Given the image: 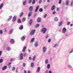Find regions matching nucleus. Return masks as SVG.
<instances>
[{
    "instance_id": "13",
    "label": "nucleus",
    "mask_w": 73,
    "mask_h": 73,
    "mask_svg": "<svg viewBox=\"0 0 73 73\" xmlns=\"http://www.w3.org/2000/svg\"><path fill=\"white\" fill-rule=\"evenodd\" d=\"M13 29H11L9 31V34L11 35L12 34V33H13Z\"/></svg>"
},
{
    "instance_id": "31",
    "label": "nucleus",
    "mask_w": 73,
    "mask_h": 73,
    "mask_svg": "<svg viewBox=\"0 0 73 73\" xmlns=\"http://www.w3.org/2000/svg\"><path fill=\"white\" fill-rule=\"evenodd\" d=\"M36 56L35 55L34 56L33 58V61H35V59H36Z\"/></svg>"
},
{
    "instance_id": "33",
    "label": "nucleus",
    "mask_w": 73,
    "mask_h": 73,
    "mask_svg": "<svg viewBox=\"0 0 73 73\" xmlns=\"http://www.w3.org/2000/svg\"><path fill=\"white\" fill-rule=\"evenodd\" d=\"M11 63H9V64L8 65V66H9V68H11V65H11Z\"/></svg>"
},
{
    "instance_id": "9",
    "label": "nucleus",
    "mask_w": 73,
    "mask_h": 73,
    "mask_svg": "<svg viewBox=\"0 0 73 73\" xmlns=\"http://www.w3.org/2000/svg\"><path fill=\"white\" fill-rule=\"evenodd\" d=\"M38 41H36L35 43V47H37V46H38Z\"/></svg>"
},
{
    "instance_id": "45",
    "label": "nucleus",
    "mask_w": 73,
    "mask_h": 73,
    "mask_svg": "<svg viewBox=\"0 0 73 73\" xmlns=\"http://www.w3.org/2000/svg\"><path fill=\"white\" fill-rule=\"evenodd\" d=\"M15 67H13L12 68V70H13V71L15 70Z\"/></svg>"
},
{
    "instance_id": "61",
    "label": "nucleus",
    "mask_w": 73,
    "mask_h": 73,
    "mask_svg": "<svg viewBox=\"0 0 73 73\" xmlns=\"http://www.w3.org/2000/svg\"><path fill=\"white\" fill-rule=\"evenodd\" d=\"M65 36H68V35L67 33H66L65 34Z\"/></svg>"
},
{
    "instance_id": "39",
    "label": "nucleus",
    "mask_w": 73,
    "mask_h": 73,
    "mask_svg": "<svg viewBox=\"0 0 73 73\" xmlns=\"http://www.w3.org/2000/svg\"><path fill=\"white\" fill-rule=\"evenodd\" d=\"M31 15H32V13L30 12L28 16L29 17H30V16H31Z\"/></svg>"
},
{
    "instance_id": "16",
    "label": "nucleus",
    "mask_w": 73,
    "mask_h": 73,
    "mask_svg": "<svg viewBox=\"0 0 73 73\" xmlns=\"http://www.w3.org/2000/svg\"><path fill=\"white\" fill-rule=\"evenodd\" d=\"M39 7H40L39 6H37L35 10V12H37V11H38V8H39Z\"/></svg>"
},
{
    "instance_id": "28",
    "label": "nucleus",
    "mask_w": 73,
    "mask_h": 73,
    "mask_svg": "<svg viewBox=\"0 0 73 73\" xmlns=\"http://www.w3.org/2000/svg\"><path fill=\"white\" fill-rule=\"evenodd\" d=\"M41 19L40 18H39L37 19L39 23L41 21Z\"/></svg>"
},
{
    "instance_id": "42",
    "label": "nucleus",
    "mask_w": 73,
    "mask_h": 73,
    "mask_svg": "<svg viewBox=\"0 0 73 73\" xmlns=\"http://www.w3.org/2000/svg\"><path fill=\"white\" fill-rule=\"evenodd\" d=\"M25 65H26V64L25 63H24L23 64V67H25Z\"/></svg>"
},
{
    "instance_id": "19",
    "label": "nucleus",
    "mask_w": 73,
    "mask_h": 73,
    "mask_svg": "<svg viewBox=\"0 0 73 73\" xmlns=\"http://www.w3.org/2000/svg\"><path fill=\"white\" fill-rule=\"evenodd\" d=\"M3 6H4V4L2 3L0 6V9H2Z\"/></svg>"
},
{
    "instance_id": "6",
    "label": "nucleus",
    "mask_w": 73,
    "mask_h": 73,
    "mask_svg": "<svg viewBox=\"0 0 73 73\" xmlns=\"http://www.w3.org/2000/svg\"><path fill=\"white\" fill-rule=\"evenodd\" d=\"M41 69V68L40 67H38L37 68V70L36 71V72L37 73H40V70Z\"/></svg>"
},
{
    "instance_id": "27",
    "label": "nucleus",
    "mask_w": 73,
    "mask_h": 73,
    "mask_svg": "<svg viewBox=\"0 0 73 73\" xmlns=\"http://www.w3.org/2000/svg\"><path fill=\"white\" fill-rule=\"evenodd\" d=\"M50 64H48L47 65V68L48 69H50Z\"/></svg>"
},
{
    "instance_id": "44",
    "label": "nucleus",
    "mask_w": 73,
    "mask_h": 73,
    "mask_svg": "<svg viewBox=\"0 0 73 73\" xmlns=\"http://www.w3.org/2000/svg\"><path fill=\"white\" fill-rule=\"evenodd\" d=\"M3 31H2V30H0V34H3Z\"/></svg>"
},
{
    "instance_id": "57",
    "label": "nucleus",
    "mask_w": 73,
    "mask_h": 73,
    "mask_svg": "<svg viewBox=\"0 0 73 73\" xmlns=\"http://www.w3.org/2000/svg\"><path fill=\"white\" fill-rule=\"evenodd\" d=\"M36 15H37V13H35L34 15V17H36Z\"/></svg>"
},
{
    "instance_id": "55",
    "label": "nucleus",
    "mask_w": 73,
    "mask_h": 73,
    "mask_svg": "<svg viewBox=\"0 0 73 73\" xmlns=\"http://www.w3.org/2000/svg\"><path fill=\"white\" fill-rule=\"evenodd\" d=\"M70 24V22H68L67 23V25H69V24Z\"/></svg>"
},
{
    "instance_id": "60",
    "label": "nucleus",
    "mask_w": 73,
    "mask_h": 73,
    "mask_svg": "<svg viewBox=\"0 0 73 73\" xmlns=\"http://www.w3.org/2000/svg\"><path fill=\"white\" fill-rule=\"evenodd\" d=\"M72 52H73V50H72L71 51L69 52V53H72Z\"/></svg>"
},
{
    "instance_id": "48",
    "label": "nucleus",
    "mask_w": 73,
    "mask_h": 73,
    "mask_svg": "<svg viewBox=\"0 0 73 73\" xmlns=\"http://www.w3.org/2000/svg\"><path fill=\"white\" fill-rule=\"evenodd\" d=\"M58 46V44H55L54 45V47H56L57 46Z\"/></svg>"
},
{
    "instance_id": "17",
    "label": "nucleus",
    "mask_w": 73,
    "mask_h": 73,
    "mask_svg": "<svg viewBox=\"0 0 73 73\" xmlns=\"http://www.w3.org/2000/svg\"><path fill=\"white\" fill-rule=\"evenodd\" d=\"M62 23H63V21H61L59 23L58 26L59 27L61 26L62 24Z\"/></svg>"
},
{
    "instance_id": "53",
    "label": "nucleus",
    "mask_w": 73,
    "mask_h": 73,
    "mask_svg": "<svg viewBox=\"0 0 73 73\" xmlns=\"http://www.w3.org/2000/svg\"><path fill=\"white\" fill-rule=\"evenodd\" d=\"M50 41H51V39H49L48 40V42H50Z\"/></svg>"
},
{
    "instance_id": "4",
    "label": "nucleus",
    "mask_w": 73,
    "mask_h": 73,
    "mask_svg": "<svg viewBox=\"0 0 73 73\" xmlns=\"http://www.w3.org/2000/svg\"><path fill=\"white\" fill-rule=\"evenodd\" d=\"M62 31V33H65L66 32V28L64 27L63 28Z\"/></svg>"
},
{
    "instance_id": "40",
    "label": "nucleus",
    "mask_w": 73,
    "mask_h": 73,
    "mask_svg": "<svg viewBox=\"0 0 73 73\" xmlns=\"http://www.w3.org/2000/svg\"><path fill=\"white\" fill-rule=\"evenodd\" d=\"M27 55V54H26V53H24L23 54V56L24 57H26Z\"/></svg>"
},
{
    "instance_id": "14",
    "label": "nucleus",
    "mask_w": 73,
    "mask_h": 73,
    "mask_svg": "<svg viewBox=\"0 0 73 73\" xmlns=\"http://www.w3.org/2000/svg\"><path fill=\"white\" fill-rule=\"evenodd\" d=\"M27 49V47L25 46L24 47H23V49L22 50V51L23 52H25V50Z\"/></svg>"
},
{
    "instance_id": "32",
    "label": "nucleus",
    "mask_w": 73,
    "mask_h": 73,
    "mask_svg": "<svg viewBox=\"0 0 73 73\" xmlns=\"http://www.w3.org/2000/svg\"><path fill=\"white\" fill-rule=\"evenodd\" d=\"M10 41L11 42H12V43L15 42V40L13 39H11V40H10Z\"/></svg>"
},
{
    "instance_id": "21",
    "label": "nucleus",
    "mask_w": 73,
    "mask_h": 73,
    "mask_svg": "<svg viewBox=\"0 0 73 73\" xmlns=\"http://www.w3.org/2000/svg\"><path fill=\"white\" fill-rule=\"evenodd\" d=\"M32 22H33V21L32 19H31L29 21V24L30 25H32Z\"/></svg>"
},
{
    "instance_id": "49",
    "label": "nucleus",
    "mask_w": 73,
    "mask_h": 73,
    "mask_svg": "<svg viewBox=\"0 0 73 73\" xmlns=\"http://www.w3.org/2000/svg\"><path fill=\"white\" fill-rule=\"evenodd\" d=\"M56 10L57 11H58L59 10H60V8L59 7H57L56 8Z\"/></svg>"
},
{
    "instance_id": "54",
    "label": "nucleus",
    "mask_w": 73,
    "mask_h": 73,
    "mask_svg": "<svg viewBox=\"0 0 73 73\" xmlns=\"http://www.w3.org/2000/svg\"><path fill=\"white\" fill-rule=\"evenodd\" d=\"M41 2H42V1H41V0H40L38 2V3H39V4H40V3H41Z\"/></svg>"
},
{
    "instance_id": "30",
    "label": "nucleus",
    "mask_w": 73,
    "mask_h": 73,
    "mask_svg": "<svg viewBox=\"0 0 73 73\" xmlns=\"http://www.w3.org/2000/svg\"><path fill=\"white\" fill-rule=\"evenodd\" d=\"M24 15V13L23 12H22L21 13L20 16V17H22V16H23V15Z\"/></svg>"
},
{
    "instance_id": "5",
    "label": "nucleus",
    "mask_w": 73,
    "mask_h": 73,
    "mask_svg": "<svg viewBox=\"0 0 73 73\" xmlns=\"http://www.w3.org/2000/svg\"><path fill=\"white\" fill-rule=\"evenodd\" d=\"M20 60H23V54L21 53L20 54Z\"/></svg>"
},
{
    "instance_id": "43",
    "label": "nucleus",
    "mask_w": 73,
    "mask_h": 73,
    "mask_svg": "<svg viewBox=\"0 0 73 73\" xmlns=\"http://www.w3.org/2000/svg\"><path fill=\"white\" fill-rule=\"evenodd\" d=\"M3 59H0V63H1V62H3Z\"/></svg>"
},
{
    "instance_id": "58",
    "label": "nucleus",
    "mask_w": 73,
    "mask_h": 73,
    "mask_svg": "<svg viewBox=\"0 0 73 73\" xmlns=\"http://www.w3.org/2000/svg\"><path fill=\"white\" fill-rule=\"evenodd\" d=\"M71 5L72 6L73 5V1H72L71 3Z\"/></svg>"
},
{
    "instance_id": "2",
    "label": "nucleus",
    "mask_w": 73,
    "mask_h": 73,
    "mask_svg": "<svg viewBox=\"0 0 73 73\" xmlns=\"http://www.w3.org/2000/svg\"><path fill=\"white\" fill-rule=\"evenodd\" d=\"M35 32H36V30H31V33H30V35L31 36H32L34 35L35 33Z\"/></svg>"
},
{
    "instance_id": "59",
    "label": "nucleus",
    "mask_w": 73,
    "mask_h": 73,
    "mask_svg": "<svg viewBox=\"0 0 73 73\" xmlns=\"http://www.w3.org/2000/svg\"><path fill=\"white\" fill-rule=\"evenodd\" d=\"M32 0H30L29 1V3L30 4L32 2Z\"/></svg>"
},
{
    "instance_id": "50",
    "label": "nucleus",
    "mask_w": 73,
    "mask_h": 73,
    "mask_svg": "<svg viewBox=\"0 0 73 73\" xmlns=\"http://www.w3.org/2000/svg\"><path fill=\"white\" fill-rule=\"evenodd\" d=\"M49 37V35H46V38H48Z\"/></svg>"
},
{
    "instance_id": "56",
    "label": "nucleus",
    "mask_w": 73,
    "mask_h": 73,
    "mask_svg": "<svg viewBox=\"0 0 73 73\" xmlns=\"http://www.w3.org/2000/svg\"><path fill=\"white\" fill-rule=\"evenodd\" d=\"M52 14L53 15H55V14H56V11H54L52 13Z\"/></svg>"
},
{
    "instance_id": "62",
    "label": "nucleus",
    "mask_w": 73,
    "mask_h": 73,
    "mask_svg": "<svg viewBox=\"0 0 73 73\" xmlns=\"http://www.w3.org/2000/svg\"><path fill=\"white\" fill-rule=\"evenodd\" d=\"M48 73H52V71H49Z\"/></svg>"
},
{
    "instance_id": "15",
    "label": "nucleus",
    "mask_w": 73,
    "mask_h": 73,
    "mask_svg": "<svg viewBox=\"0 0 73 73\" xmlns=\"http://www.w3.org/2000/svg\"><path fill=\"white\" fill-rule=\"evenodd\" d=\"M55 5H53L51 8V10L52 11H53L55 9Z\"/></svg>"
},
{
    "instance_id": "18",
    "label": "nucleus",
    "mask_w": 73,
    "mask_h": 73,
    "mask_svg": "<svg viewBox=\"0 0 73 73\" xmlns=\"http://www.w3.org/2000/svg\"><path fill=\"white\" fill-rule=\"evenodd\" d=\"M12 18V16H9V18L7 19L8 21H10Z\"/></svg>"
},
{
    "instance_id": "20",
    "label": "nucleus",
    "mask_w": 73,
    "mask_h": 73,
    "mask_svg": "<svg viewBox=\"0 0 73 73\" xmlns=\"http://www.w3.org/2000/svg\"><path fill=\"white\" fill-rule=\"evenodd\" d=\"M11 50V48L9 47H8L7 48V51H9L10 50Z\"/></svg>"
},
{
    "instance_id": "24",
    "label": "nucleus",
    "mask_w": 73,
    "mask_h": 73,
    "mask_svg": "<svg viewBox=\"0 0 73 73\" xmlns=\"http://www.w3.org/2000/svg\"><path fill=\"white\" fill-rule=\"evenodd\" d=\"M48 59H46L45 61V64H48Z\"/></svg>"
},
{
    "instance_id": "8",
    "label": "nucleus",
    "mask_w": 73,
    "mask_h": 73,
    "mask_svg": "<svg viewBox=\"0 0 73 73\" xmlns=\"http://www.w3.org/2000/svg\"><path fill=\"white\" fill-rule=\"evenodd\" d=\"M7 66H4L2 68V70H5V69H7Z\"/></svg>"
},
{
    "instance_id": "64",
    "label": "nucleus",
    "mask_w": 73,
    "mask_h": 73,
    "mask_svg": "<svg viewBox=\"0 0 73 73\" xmlns=\"http://www.w3.org/2000/svg\"><path fill=\"white\" fill-rule=\"evenodd\" d=\"M27 73H31V71H28Z\"/></svg>"
},
{
    "instance_id": "26",
    "label": "nucleus",
    "mask_w": 73,
    "mask_h": 73,
    "mask_svg": "<svg viewBox=\"0 0 73 73\" xmlns=\"http://www.w3.org/2000/svg\"><path fill=\"white\" fill-rule=\"evenodd\" d=\"M34 63L33 62H32L31 64V67L32 68H33L34 66Z\"/></svg>"
},
{
    "instance_id": "34",
    "label": "nucleus",
    "mask_w": 73,
    "mask_h": 73,
    "mask_svg": "<svg viewBox=\"0 0 73 73\" xmlns=\"http://www.w3.org/2000/svg\"><path fill=\"white\" fill-rule=\"evenodd\" d=\"M26 20V18L25 17H24L22 19V21H23V22L25 21Z\"/></svg>"
},
{
    "instance_id": "12",
    "label": "nucleus",
    "mask_w": 73,
    "mask_h": 73,
    "mask_svg": "<svg viewBox=\"0 0 73 73\" xmlns=\"http://www.w3.org/2000/svg\"><path fill=\"white\" fill-rule=\"evenodd\" d=\"M16 20V18L15 17H14L13 18L12 21L13 22H15Z\"/></svg>"
},
{
    "instance_id": "22",
    "label": "nucleus",
    "mask_w": 73,
    "mask_h": 73,
    "mask_svg": "<svg viewBox=\"0 0 73 73\" xmlns=\"http://www.w3.org/2000/svg\"><path fill=\"white\" fill-rule=\"evenodd\" d=\"M69 0L67 1L66 2V5H68V4H69Z\"/></svg>"
},
{
    "instance_id": "52",
    "label": "nucleus",
    "mask_w": 73,
    "mask_h": 73,
    "mask_svg": "<svg viewBox=\"0 0 73 73\" xmlns=\"http://www.w3.org/2000/svg\"><path fill=\"white\" fill-rule=\"evenodd\" d=\"M13 60H15V59H14V58H12L10 60V61H13Z\"/></svg>"
},
{
    "instance_id": "63",
    "label": "nucleus",
    "mask_w": 73,
    "mask_h": 73,
    "mask_svg": "<svg viewBox=\"0 0 73 73\" xmlns=\"http://www.w3.org/2000/svg\"><path fill=\"white\" fill-rule=\"evenodd\" d=\"M24 73H27V71H26V70H24Z\"/></svg>"
},
{
    "instance_id": "41",
    "label": "nucleus",
    "mask_w": 73,
    "mask_h": 73,
    "mask_svg": "<svg viewBox=\"0 0 73 73\" xmlns=\"http://www.w3.org/2000/svg\"><path fill=\"white\" fill-rule=\"evenodd\" d=\"M40 26V25L37 24L35 25V27H38Z\"/></svg>"
},
{
    "instance_id": "7",
    "label": "nucleus",
    "mask_w": 73,
    "mask_h": 73,
    "mask_svg": "<svg viewBox=\"0 0 73 73\" xmlns=\"http://www.w3.org/2000/svg\"><path fill=\"white\" fill-rule=\"evenodd\" d=\"M33 7L30 6L29 8V11H30V12H32V11H33Z\"/></svg>"
},
{
    "instance_id": "3",
    "label": "nucleus",
    "mask_w": 73,
    "mask_h": 73,
    "mask_svg": "<svg viewBox=\"0 0 73 73\" xmlns=\"http://www.w3.org/2000/svg\"><path fill=\"white\" fill-rule=\"evenodd\" d=\"M47 50V48L45 47H43L42 48V52L43 53H45Z\"/></svg>"
},
{
    "instance_id": "38",
    "label": "nucleus",
    "mask_w": 73,
    "mask_h": 73,
    "mask_svg": "<svg viewBox=\"0 0 73 73\" xmlns=\"http://www.w3.org/2000/svg\"><path fill=\"white\" fill-rule=\"evenodd\" d=\"M62 3V0H59L58 4H61Z\"/></svg>"
},
{
    "instance_id": "25",
    "label": "nucleus",
    "mask_w": 73,
    "mask_h": 73,
    "mask_svg": "<svg viewBox=\"0 0 73 73\" xmlns=\"http://www.w3.org/2000/svg\"><path fill=\"white\" fill-rule=\"evenodd\" d=\"M68 68H69L70 69H72V66L70 65H68Z\"/></svg>"
},
{
    "instance_id": "36",
    "label": "nucleus",
    "mask_w": 73,
    "mask_h": 73,
    "mask_svg": "<svg viewBox=\"0 0 73 73\" xmlns=\"http://www.w3.org/2000/svg\"><path fill=\"white\" fill-rule=\"evenodd\" d=\"M18 23H21V20H20V19H18Z\"/></svg>"
},
{
    "instance_id": "46",
    "label": "nucleus",
    "mask_w": 73,
    "mask_h": 73,
    "mask_svg": "<svg viewBox=\"0 0 73 73\" xmlns=\"http://www.w3.org/2000/svg\"><path fill=\"white\" fill-rule=\"evenodd\" d=\"M23 4L24 5H25L26 4V1L23 2Z\"/></svg>"
},
{
    "instance_id": "10",
    "label": "nucleus",
    "mask_w": 73,
    "mask_h": 73,
    "mask_svg": "<svg viewBox=\"0 0 73 73\" xmlns=\"http://www.w3.org/2000/svg\"><path fill=\"white\" fill-rule=\"evenodd\" d=\"M25 37L24 36H23L21 38V40L22 41H24L25 40Z\"/></svg>"
},
{
    "instance_id": "23",
    "label": "nucleus",
    "mask_w": 73,
    "mask_h": 73,
    "mask_svg": "<svg viewBox=\"0 0 73 73\" xmlns=\"http://www.w3.org/2000/svg\"><path fill=\"white\" fill-rule=\"evenodd\" d=\"M34 40H35V38H32L31 40V42L32 43L33 42H34Z\"/></svg>"
},
{
    "instance_id": "1",
    "label": "nucleus",
    "mask_w": 73,
    "mask_h": 73,
    "mask_svg": "<svg viewBox=\"0 0 73 73\" xmlns=\"http://www.w3.org/2000/svg\"><path fill=\"white\" fill-rule=\"evenodd\" d=\"M47 31V29L45 27H44L42 28L41 30V33H42L43 34H45L46 33V32Z\"/></svg>"
},
{
    "instance_id": "11",
    "label": "nucleus",
    "mask_w": 73,
    "mask_h": 73,
    "mask_svg": "<svg viewBox=\"0 0 73 73\" xmlns=\"http://www.w3.org/2000/svg\"><path fill=\"white\" fill-rule=\"evenodd\" d=\"M54 21H58V19L57 17H55L54 19Z\"/></svg>"
},
{
    "instance_id": "35",
    "label": "nucleus",
    "mask_w": 73,
    "mask_h": 73,
    "mask_svg": "<svg viewBox=\"0 0 73 73\" xmlns=\"http://www.w3.org/2000/svg\"><path fill=\"white\" fill-rule=\"evenodd\" d=\"M35 3H36V1L35 0H33V1L32 4H35Z\"/></svg>"
},
{
    "instance_id": "51",
    "label": "nucleus",
    "mask_w": 73,
    "mask_h": 73,
    "mask_svg": "<svg viewBox=\"0 0 73 73\" xmlns=\"http://www.w3.org/2000/svg\"><path fill=\"white\" fill-rule=\"evenodd\" d=\"M46 16H47V15L45 14L44 16V18H46Z\"/></svg>"
},
{
    "instance_id": "29",
    "label": "nucleus",
    "mask_w": 73,
    "mask_h": 73,
    "mask_svg": "<svg viewBox=\"0 0 73 73\" xmlns=\"http://www.w3.org/2000/svg\"><path fill=\"white\" fill-rule=\"evenodd\" d=\"M23 29V25H22L21 26L19 27V29H20V30H21Z\"/></svg>"
},
{
    "instance_id": "37",
    "label": "nucleus",
    "mask_w": 73,
    "mask_h": 73,
    "mask_svg": "<svg viewBox=\"0 0 73 73\" xmlns=\"http://www.w3.org/2000/svg\"><path fill=\"white\" fill-rule=\"evenodd\" d=\"M39 11H40V12H42V11H43V10L42 9V8H41L39 9Z\"/></svg>"
},
{
    "instance_id": "47",
    "label": "nucleus",
    "mask_w": 73,
    "mask_h": 73,
    "mask_svg": "<svg viewBox=\"0 0 73 73\" xmlns=\"http://www.w3.org/2000/svg\"><path fill=\"white\" fill-rule=\"evenodd\" d=\"M2 55V51H0V57H1V56Z\"/></svg>"
}]
</instances>
